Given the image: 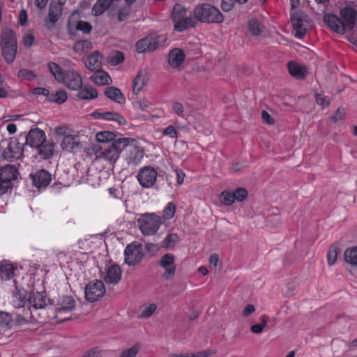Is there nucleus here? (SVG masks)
Here are the masks:
<instances>
[{
	"label": "nucleus",
	"mask_w": 357,
	"mask_h": 357,
	"mask_svg": "<svg viewBox=\"0 0 357 357\" xmlns=\"http://www.w3.org/2000/svg\"><path fill=\"white\" fill-rule=\"evenodd\" d=\"M315 99L317 104L321 106L322 108L327 107L331 104L330 99L320 93H315Z\"/></svg>",
	"instance_id": "50"
},
{
	"label": "nucleus",
	"mask_w": 357,
	"mask_h": 357,
	"mask_svg": "<svg viewBox=\"0 0 357 357\" xmlns=\"http://www.w3.org/2000/svg\"><path fill=\"white\" fill-rule=\"evenodd\" d=\"M98 96L97 91L90 86H84L79 88L78 97L83 100H91Z\"/></svg>",
	"instance_id": "33"
},
{
	"label": "nucleus",
	"mask_w": 357,
	"mask_h": 357,
	"mask_svg": "<svg viewBox=\"0 0 357 357\" xmlns=\"http://www.w3.org/2000/svg\"><path fill=\"white\" fill-rule=\"evenodd\" d=\"M54 130L57 136L63 137L60 144L62 150L69 153H77L81 151L82 144L79 132L65 125L56 126Z\"/></svg>",
	"instance_id": "3"
},
{
	"label": "nucleus",
	"mask_w": 357,
	"mask_h": 357,
	"mask_svg": "<svg viewBox=\"0 0 357 357\" xmlns=\"http://www.w3.org/2000/svg\"><path fill=\"white\" fill-rule=\"evenodd\" d=\"M19 170L15 165H6L0 168V195L12 189L11 182L17 178Z\"/></svg>",
	"instance_id": "9"
},
{
	"label": "nucleus",
	"mask_w": 357,
	"mask_h": 357,
	"mask_svg": "<svg viewBox=\"0 0 357 357\" xmlns=\"http://www.w3.org/2000/svg\"><path fill=\"white\" fill-rule=\"evenodd\" d=\"M291 21L295 31V36L299 39L302 38L310 25L307 15L301 12H294L291 15Z\"/></svg>",
	"instance_id": "13"
},
{
	"label": "nucleus",
	"mask_w": 357,
	"mask_h": 357,
	"mask_svg": "<svg viewBox=\"0 0 357 357\" xmlns=\"http://www.w3.org/2000/svg\"><path fill=\"white\" fill-rule=\"evenodd\" d=\"M344 258L347 264L357 267V246L346 249L344 253Z\"/></svg>",
	"instance_id": "35"
},
{
	"label": "nucleus",
	"mask_w": 357,
	"mask_h": 357,
	"mask_svg": "<svg viewBox=\"0 0 357 357\" xmlns=\"http://www.w3.org/2000/svg\"><path fill=\"white\" fill-rule=\"evenodd\" d=\"M248 29L253 36H259L264 32L265 27L257 20L252 18L248 22Z\"/></svg>",
	"instance_id": "34"
},
{
	"label": "nucleus",
	"mask_w": 357,
	"mask_h": 357,
	"mask_svg": "<svg viewBox=\"0 0 357 357\" xmlns=\"http://www.w3.org/2000/svg\"><path fill=\"white\" fill-rule=\"evenodd\" d=\"M220 197L223 202L227 205H231L236 201L235 195H234L233 192H222L221 193Z\"/></svg>",
	"instance_id": "51"
},
{
	"label": "nucleus",
	"mask_w": 357,
	"mask_h": 357,
	"mask_svg": "<svg viewBox=\"0 0 357 357\" xmlns=\"http://www.w3.org/2000/svg\"><path fill=\"white\" fill-rule=\"evenodd\" d=\"M159 264L164 269L162 278L167 280L172 279L176 273L175 257L172 254L167 253L160 259Z\"/></svg>",
	"instance_id": "15"
},
{
	"label": "nucleus",
	"mask_w": 357,
	"mask_h": 357,
	"mask_svg": "<svg viewBox=\"0 0 357 357\" xmlns=\"http://www.w3.org/2000/svg\"><path fill=\"white\" fill-rule=\"evenodd\" d=\"M357 20L356 6L353 2L346 3L340 10V17L334 14H326L324 21L334 32L344 34L352 29Z\"/></svg>",
	"instance_id": "1"
},
{
	"label": "nucleus",
	"mask_w": 357,
	"mask_h": 357,
	"mask_svg": "<svg viewBox=\"0 0 357 357\" xmlns=\"http://www.w3.org/2000/svg\"><path fill=\"white\" fill-rule=\"evenodd\" d=\"M105 291L106 289L103 282L100 280H93L89 282L85 287V298L89 302H95L102 298Z\"/></svg>",
	"instance_id": "11"
},
{
	"label": "nucleus",
	"mask_w": 357,
	"mask_h": 357,
	"mask_svg": "<svg viewBox=\"0 0 357 357\" xmlns=\"http://www.w3.org/2000/svg\"><path fill=\"white\" fill-rule=\"evenodd\" d=\"M62 15V7L60 4L50 5L48 16L45 20V26L48 29H53L56 22Z\"/></svg>",
	"instance_id": "20"
},
{
	"label": "nucleus",
	"mask_w": 357,
	"mask_h": 357,
	"mask_svg": "<svg viewBox=\"0 0 357 357\" xmlns=\"http://www.w3.org/2000/svg\"><path fill=\"white\" fill-rule=\"evenodd\" d=\"M13 325V319L10 314L0 311V331L10 329Z\"/></svg>",
	"instance_id": "32"
},
{
	"label": "nucleus",
	"mask_w": 357,
	"mask_h": 357,
	"mask_svg": "<svg viewBox=\"0 0 357 357\" xmlns=\"http://www.w3.org/2000/svg\"><path fill=\"white\" fill-rule=\"evenodd\" d=\"M105 94L111 100L122 104L125 102V97L121 91L116 87H108L105 90Z\"/></svg>",
	"instance_id": "29"
},
{
	"label": "nucleus",
	"mask_w": 357,
	"mask_h": 357,
	"mask_svg": "<svg viewBox=\"0 0 357 357\" xmlns=\"http://www.w3.org/2000/svg\"><path fill=\"white\" fill-rule=\"evenodd\" d=\"M32 183L38 188L47 186L52 181V175L45 169H40L30 175Z\"/></svg>",
	"instance_id": "19"
},
{
	"label": "nucleus",
	"mask_w": 357,
	"mask_h": 357,
	"mask_svg": "<svg viewBox=\"0 0 357 357\" xmlns=\"http://www.w3.org/2000/svg\"><path fill=\"white\" fill-rule=\"evenodd\" d=\"M100 353L98 350L95 348L92 349L84 354L83 357H99Z\"/></svg>",
	"instance_id": "63"
},
{
	"label": "nucleus",
	"mask_w": 357,
	"mask_h": 357,
	"mask_svg": "<svg viewBox=\"0 0 357 357\" xmlns=\"http://www.w3.org/2000/svg\"><path fill=\"white\" fill-rule=\"evenodd\" d=\"M144 157V151L136 146H132L128 149L126 161L128 165H137Z\"/></svg>",
	"instance_id": "22"
},
{
	"label": "nucleus",
	"mask_w": 357,
	"mask_h": 357,
	"mask_svg": "<svg viewBox=\"0 0 357 357\" xmlns=\"http://www.w3.org/2000/svg\"><path fill=\"white\" fill-rule=\"evenodd\" d=\"M233 7V1L232 0H222L221 8L225 11H229L231 10Z\"/></svg>",
	"instance_id": "61"
},
{
	"label": "nucleus",
	"mask_w": 357,
	"mask_h": 357,
	"mask_svg": "<svg viewBox=\"0 0 357 357\" xmlns=\"http://www.w3.org/2000/svg\"><path fill=\"white\" fill-rule=\"evenodd\" d=\"M344 114L345 112L344 109L338 108L335 111L334 115L331 116V119L334 123H337L338 121H342L344 119Z\"/></svg>",
	"instance_id": "57"
},
{
	"label": "nucleus",
	"mask_w": 357,
	"mask_h": 357,
	"mask_svg": "<svg viewBox=\"0 0 357 357\" xmlns=\"http://www.w3.org/2000/svg\"><path fill=\"white\" fill-rule=\"evenodd\" d=\"M14 273V267L8 261H3L0 263V278L4 280H10Z\"/></svg>",
	"instance_id": "30"
},
{
	"label": "nucleus",
	"mask_w": 357,
	"mask_h": 357,
	"mask_svg": "<svg viewBox=\"0 0 357 357\" xmlns=\"http://www.w3.org/2000/svg\"><path fill=\"white\" fill-rule=\"evenodd\" d=\"M113 0H98L92 8L94 15L102 14L112 4Z\"/></svg>",
	"instance_id": "38"
},
{
	"label": "nucleus",
	"mask_w": 357,
	"mask_h": 357,
	"mask_svg": "<svg viewBox=\"0 0 357 357\" xmlns=\"http://www.w3.org/2000/svg\"><path fill=\"white\" fill-rule=\"evenodd\" d=\"M162 133L163 135L167 136L171 139L178 138V132L176 131V128L174 126H167L162 131Z\"/></svg>",
	"instance_id": "54"
},
{
	"label": "nucleus",
	"mask_w": 357,
	"mask_h": 357,
	"mask_svg": "<svg viewBox=\"0 0 357 357\" xmlns=\"http://www.w3.org/2000/svg\"><path fill=\"white\" fill-rule=\"evenodd\" d=\"M124 60L123 54L120 52H115L110 56V62L114 65H118Z\"/></svg>",
	"instance_id": "55"
},
{
	"label": "nucleus",
	"mask_w": 357,
	"mask_h": 357,
	"mask_svg": "<svg viewBox=\"0 0 357 357\" xmlns=\"http://www.w3.org/2000/svg\"><path fill=\"white\" fill-rule=\"evenodd\" d=\"M23 153L24 144H21L17 139L0 142V154L5 160L12 162L19 160L23 155Z\"/></svg>",
	"instance_id": "7"
},
{
	"label": "nucleus",
	"mask_w": 357,
	"mask_h": 357,
	"mask_svg": "<svg viewBox=\"0 0 357 357\" xmlns=\"http://www.w3.org/2000/svg\"><path fill=\"white\" fill-rule=\"evenodd\" d=\"M48 301L46 296L38 291L29 294L24 289H19L14 294L13 302L17 307H22L27 305L30 310L42 309L47 306Z\"/></svg>",
	"instance_id": "4"
},
{
	"label": "nucleus",
	"mask_w": 357,
	"mask_h": 357,
	"mask_svg": "<svg viewBox=\"0 0 357 357\" xmlns=\"http://www.w3.org/2000/svg\"><path fill=\"white\" fill-rule=\"evenodd\" d=\"M107 121H116L119 125H125L127 121L126 119L120 114L114 112H103V119Z\"/></svg>",
	"instance_id": "41"
},
{
	"label": "nucleus",
	"mask_w": 357,
	"mask_h": 357,
	"mask_svg": "<svg viewBox=\"0 0 357 357\" xmlns=\"http://www.w3.org/2000/svg\"><path fill=\"white\" fill-rule=\"evenodd\" d=\"M195 21L202 23H220L223 21V16L220 10L209 3L197 5L194 10Z\"/></svg>",
	"instance_id": "6"
},
{
	"label": "nucleus",
	"mask_w": 357,
	"mask_h": 357,
	"mask_svg": "<svg viewBox=\"0 0 357 357\" xmlns=\"http://www.w3.org/2000/svg\"><path fill=\"white\" fill-rule=\"evenodd\" d=\"M116 134L113 132L110 131H100L96 133V140L100 142L105 144H107V143L113 142L115 139Z\"/></svg>",
	"instance_id": "39"
},
{
	"label": "nucleus",
	"mask_w": 357,
	"mask_h": 357,
	"mask_svg": "<svg viewBox=\"0 0 357 357\" xmlns=\"http://www.w3.org/2000/svg\"><path fill=\"white\" fill-rule=\"evenodd\" d=\"M124 256L125 262L128 266L139 264L144 257L142 245L136 241L128 245L124 250Z\"/></svg>",
	"instance_id": "12"
},
{
	"label": "nucleus",
	"mask_w": 357,
	"mask_h": 357,
	"mask_svg": "<svg viewBox=\"0 0 357 357\" xmlns=\"http://www.w3.org/2000/svg\"><path fill=\"white\" fill-rule=\"evenodd\" d=\"M172 20L174 29L182 32L196 24L195 20L192 16L186 15V9L181 4H176L172 10Z\"/></svg>",
	"instance_id": "8"
},
{
	"label": "nucleus",
	"mask_w": 357,
	"mask_h": 357,
	"mask_svg": "<svg viewBox=\"0 0 357 357\" xmlns=\"http://www.w3.org/2000/svg\"><path fill=\"white\" fill-rule=\"evenodd\" d=\"M122 271L119 266L112 264L105 268L102 278L107 284H116L121 278Z\"/></svg>",
	"instance_id": "17"
},
{
	"label": "nucleus",
	"mask_w": 357,
	"mask_h": 357,
	"mask_svg": "<svg viewBox=\"0 0 357 357\" xmlns=\"http://www.w3.org/2000/svg\"><path fill=\"white\" fill-rule=\"evenodd\" d=\"M179 241L178 236L172 233L167 235L162 242V246L166 249H169L174 247Z\"/></svg>",
	"instance_id": "44"
},
{
	"label": "nucleus",
	"mask_w": 357,
	"mask_h": 357,
	"mask_svg": "<svg viewBox=\"0 0 357 357\" xmlns=\"http://www.w3.org/2000/svg\"><path fill=\"white\" fill-rule=\"evenodd\" d=\"M185 57V53L181 49H173L169 52L168 63L171 68L177 69L183 63Z\"/></svg>",
	"instance_id": "21"
},
{
	"label": "nucleus",
	"mask_w": 357,
	"mask_h": 357,
	"mask_svg": "<svg viewBox=\"0 0 357 357\" xmlns=\"http://www.w3.org/2000/svg\"><path fill=\"white\" fill-rule=\"evenodd\" d=\"M157 309L155 303H148L144 305L139 314V318L146 319L151 317Z\"/></svg>",
	"instance_id": "42"
},
{
	"label": "nucleus",
	"mask_w": 357,
	"mask_h": 357,
	"mask_svg": "<svg viewBox=\"0 0 357 357\" xmlns=\"http://www.w3.org/2000/svg\"><path fill=\"white\" fill-rule=\"evenodd\" d=\"M48 68L54 78L71 90L79 89L82 84V78L80 74L73 69L61 71L60 67L54 62L48 64Z\"/></svg>",
	"instance_id": "5"
},
{
	"label": "nucleus",
	"mask_w": 357,
	"mask_h": 357,
	"mask_svg": "<svg viewBox=\"0 0 357 357\" xmlns=\"http://www.w3.org/2000/svg\"><path fill=\"white\" fill-rule=\"evenodd\" d=\"M75 305V301L71 296H63L58 302L57 317L59 314L72 311Z\"/></svg>",
	"instance_id": "24"
},
{
	"label": "nucleus",
	"mask_w": 357,
	"mask_h": 357,
	"mask_svg": "<svg viewBox=\"0 0 357 357\" xmlns=\"http://www.w3.org/2000/svg\"><path fill=\"white\" fill-rule=\"evenodd\" d=\"M233 192L235 195V200L239 202L244 200L248 196V192L245 188H238Z\"/></svg>",
	"instance_id": "56"
},
{
	"label": "nucleus",
	"mask_w": 357,
	"mask_h": 357,
	"mask_svg": "<svg viewBox=\"0 0 357 357\" xmlns=\"http://www.w3.org/2000/svg\"><path fill=\"white\" fill-rule=\"evenodd\" d=\"M172 109L178 116L183 119H186L185 115L184 114V108L181 103L178 102H173L172 105Z\"/></svg>",
	"instance_id": "53"
},
{
	"label": "nucleus",
	"mask_w": 357,
	"mask_h": 357,
	"mask_svg": "<svg viewBox=\"0 0 357 357\" xmlns=\"http://www.w3.org/2000/svg\"><path fill=\"white\" fill-rule=\"evenodd\" d=\"M67 99V93L64 90H59L54 93L50 94L48 97V100L50 102H57V103H63Z\"/></svg>",
	"instance_id": "43"
},
{
	"label": "nucleus",
	"mask_w": 357,
	"mask_h": 357,
	"mask_svg": "<svg viewBox=\"0 0 357 357\" xmlns=\"http://www.w3.org/2000/svg\"><path fill=\"white\" fill-rule=\"evenodd\" d=\"M46 141L45 132L38 128L31 129L26 137L25 144L31 147H39Z\"/></svg>",
	"instance_id": "18"
},
{
	"label": "nucleus",
	"mask_w": 357,
	"mask_h": 357,
	"mask_svg": "<svg viewBox=\"0 0 357 357\" xmlns=\"http://www.w3.org/2000/svg\"><path fill=\"white\" fill-rule=\"evenodd\" d=\"M18 77L26 80H33L36 77L33 72L28 69H22L18 72Z\"/></svg>",
	"instance_id": "52"
},
{
	"label": "nucleus",
	"mask_w": 357,
	"mask_h": 357,
	"mask_svg": "<svg viewBox=\"0 0 357 357\" xmlns=\"http://www.w3.org/2000/svg\"><path fill=\"white\" fill-rule=\"evenodd\" d=\"M93 73L90 79L96 84L102 86L109 84L111 82V78L109 75L105 71H99Z\"/></svg>",
	"instance_id": "28"
},
{
	"label": "nucleus",
	"mask_w": 357,
	"mask_h": 357,
	"mask_svg": "<svg viewBox=\"0 0 357 357\" xmlns=\"http://www.w3.org/2000/svg\"><path fill=\"white\" fill-rule=\"evenodd\" d=\"M139 229L144 235H153L159 229L162 221L159 216L154 213L142 215L137 220Z\"/></svg>",
	"instance_id": "10"
},
{
	"label": "nucleus",
	"mask_w": 357,
	"mask_h": 357,
	"mask_svg": "<svg viewBox=\"0 0 357 357\" xmlns=\"http://www.w3.org/2000/svg\"><path fill=\"white\" fill-rule=\"evenodd\" d=\"M92 26L89 22L79 21L75 24V29L81 31L83 33H89L91 31Z\"/></svg>",
	"instance_id": "49"
},
{
	"label": "nucleus",
	"mask_w": 357,
	"mask_h": 357,
	"mask_svg": "<svg viewBox=\"0 0 357 357\" xmlns=\"http://www.w3.org/2000/svg\"><path fill=\"white\" fill-rule=\"evenodd\" d=\"M2 55L8 63H12L16 56L17 45L1 47Z\"/></svg>",
	"instance_id": "31"
},
{
	"label": "nucleus",
	"mask_w": 357,
	"mask_h": 357,
	"mask_svg": "<svg viewBox=\"0 0 357 357\" xmlns=\"http://www.w3.org/2000/svg\"><path fill=\"white\" fill-rule=\"evenodd\" d=\"M34 42V36L30 31L26 33L23 38V43L24 46L30 47Z\"/></svg>",
	"instance_id": "58"
},
{
	"label": "nucleus",
	"mask_w": 357,
	"mask_h": 357,
	"mask_svg": "<svg viewBox=\"0 0 357 357\" xmlns=\"http://www.w3.org/2000/svg\"><path fill=\"white\" fill-rule=\"evenodd\" d=\"M133 107L139 111H147L153 103L145 98H140L132 102Z\"/></svg>",
	"instance_id": "40"
},
{
	"label": "nucleus",
	"mask_w": 357,
	"mask_h": 357,
	"mask_svg": "<svg viewBox=\"0 0 357 357\" xmlns=\"http://www.w3.org/2000/svg\"><path fill=\"white\" fill-rule=\"evenodd\" d=\"M261 119L264 122L269 125L274 123L273 118L265 110H263L261 112Z\"/></svg>",
	"instance_id": "60"
},
{
	"label": "nucleus",
	"mask_w": 357,
	"mask_h": 357,
	"mask_svg": "<svg viewBox=\"0 0 357 357\" xmlns=\"http://www.w3.org/2000/svg\"><path fill=\"white\" fill-rule=\"evenodd\" d=\"M255 311V307L252 304H248L242 311V316L248 317Z\"/></svg>",
	"instance_id": "59"
},
{
	"label": "nucleus",
	"mask_w": 357,
	"mask_h": 357,
	"mask_svg": "<svg viewBox=\"0 0 357 357\" xmlns=\"http://www.w3.org/2000/svg\"><path fill=\"white\" fill-rule=\"evenodd\" d=\"M1 46L17 45L15 33L8 28L3 30L1 36Z\"/></svg>",
	"instance_id": "26"
},
{
	"label": "nucleus",
	"mask_w": 357,
	"mask_h": 357,
	"mask_svg": "<svg viewBox=\"0 0 357 357\" xmlns=\"http://www.w3.org/2000/svg\"><path fill=\"white\" fill-rule=\"evenodd\" d=\"M38 154L43 159L50 158L54 154V144L47 143L43 144L39 147H37Z\"/></svg>",
	"instance_id": "36"
},
{
	"label": "nucleus",
	"mask_w": 357,
	"mask_h": 357,
	"mask_svg": "<svg viewBox=\"0 0 357 357\" xmlns=\"http://www.w3.org/2000/svg\"><path fill=\"white\" fill-rule=\"evenodd\" d=\"M176 211V206L174 203L169 202L163 210V218L169 220L173 218Z\"/></svg>",
	"instance_id": "47"
},
{
	"label": "nucleus",
	"mask_w": 357,
	"mask_h": 357,
	"mask_svg": "<svg viewBox=\"0 0 357 357\" xmlns=\"http://www.w3.org/2000/svg\"><path fill=\"white\" fill-rule=\"evenodd\" d=\"M268 317L266 315H261L259 317L260 324H255L251 326L250 331L255 334H259L263 331L264 328L266 326L268 322Z\"/></svg>",
	"instance_id": "46"
},
{
	"label": "nucleus",
	"mask_w": 357,
	"mask_h": 357,
	"mask_svg": "<svg viewBox=\"0 0 357 357\" xmlns=\"http://www.w3.org/2000/svg\"><path fill=\"white\" fill-rule=\"evenodd\" d=\"M211 354L209 351L205 350L197 352L195 354H190V357H207Z\"/></svg>",
	"instance_id": "64"
},
{
	"label": "nucleus",
	"mask_w": 357,
	"mask_h": 357,
	"mask_svg": "<svg viewBox=\"0 0 357 357\" xmlns=\"http://www.w3.org/2000/svg\"><path fill=\"white\" fill-rule=\"evenodd\" d=\"M101 56L98 52L90 55L86 61V66L90 70H98L101 68Z\"/></svg>",
	"instance_id": "27"
},
{
	"label": "nucleus",
	"mask_w": 357,
	"mask_h": 357,
	"mask_svg": "<svg viewBox=\"0 0 357 357\" xmlns=\"http://www.w3.org/2000/svg\"><path fill=\"white\" fill-rule=\"evenodd\" d=\"M157 171L150 166L141 168L137 174V180L142 188H149L153 187L157 180Z\"/></svg>",
	"instance_id": "14"
},
{
	"label": "nucleus",
	"mask_w": 357,
	"mask_h": 357,
	"mask_svg": "<svg viewBox=\"0 0 357 357\" xmlns=\"http://www.w3.org/2000/svg\"><path fill=\"white\" fill-rule=\"evenodd\" d=\"M128 138H119L111 144L104 145H94L91 151L96 160H103L110 165H114L119 158L122 151L128 146Z\"/></svg>",
	"instance_id": "2"
},
{
	"label": "nucleus",
	"mask_w": 357,
	"mask_h": 357,
	"mask_svg": "<svg viewBox=\"0 0 357 357\" xmlns=\"http://www.w3.org/2000/svg\"><path fill=\"white\" fill-rule=\"evenodd\" d=\"M149 77L145 71H140L134 78L132 81V91L135 94H138L142 89L146 85Z\"/></svg>",
	"instance_id": "23"
},
{
	"label": "nucleus",
	"mask_w": 357,
	"mask_h": 357,
	"mask_svg": "<svg viewBox=\"0 0 357 357\" xmlns=\"http://www.w3.org/2000/svg\"><path fill=\"white\" fill-rule=\"evenodd\" d=\"M288 70L290 75L297 79H303L307 73L305 66L295 61H291L288 63Z\"/></svg>",
	"instance_id": "25"
},
{
	"label": "nucleus",
	"mask_w": 357,
	"mask_h": 357,
	"mask_svg": "<svg viewBox=\"0 0 357 357\" xmlns=\"http://www.w3.org/2000/svg\"><path fill=\"white\" fill-rule=\"evenodd\" d=\"M92 47L91 43L88 40H78L73 45L74 51L79 54L88 52Z\"/></svg>",
	"instance_id": "37"
},
{
	"label": "nucleus",
	"mask_w": 357,
	"mask_h": 357,
	"mask_svg": "<svg viewBox=\"0 0 357 357\" xmlns=\"http://www.w3.org/2000/svg\"><path fill=\"white\" fill-rule=\"evenodd\" d=\"M140 348L139 344H135L129 348L123 349L121 352L119 357H136L139 352Z\"/></svg>",
	"instance_id": "45"
},
{
	"label": "nucleus",
	"mask_w": 357,
	"mask_h": 357,
	"mask_svg": "<svg viewBox=\"0 0 357 357\" xmlns=\"http://www.w3.org/2000/svg\"><path fill=\"white\" fill-rule=\"evenodd\" d=\"M337 257V248L336 246H331L328 254H327V261L328 264L330 266L333 265L336 260Z\"/></svg>",
	"instance_id": "48"
},
{
	"label": "nucleus",
	"mask_w": 357,
	"mask_h": 357,
	"mask_svg": "<svg viewBox=\"0 0 357 357\" xmlns=\"http://www.w3.org/2000/svg\"><path fill=\"white\" fill-rule=\"evenodd\" d=\"M176 174V181L177 183L181 185L183 183V180L185 178V173L180 169H177L175 170Z\"/></svg>",
	"instance_id": "62"
},
{
	"label": "nucleus",
	"mask_w": 357,
	"mask_h": 357,
	"mask_svg": "<svg viewBox=\"0 0 357 357\" xmlns=\"http://www.w3.org/2000/svg\"><path fill=\"white\" fill-rule=\"evenodd\" d=\"M159 38L156 34H151L136 43V50L138 53H144L155 50L159 43Z\"/></svg>",
	"instance_id": "16"
}]
</instances>
